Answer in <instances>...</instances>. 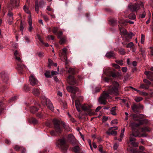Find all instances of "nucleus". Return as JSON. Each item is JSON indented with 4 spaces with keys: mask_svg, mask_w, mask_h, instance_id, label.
Listing matches in <instances>:
<instances>
[{
    "mask_svg": "<svg viewBox=\"0 0 153 153\" xmlns=\"http://www.w3.org/2000/svg\"><path fill=\"white\" fill-rule=\"evenodd\" d=\"M119 84L115 81H113L112 85L108 87V92L104 91L102 94L99 97V102L101 104L105 105L106 103V100L111 98L110 94L117 95L118 94V88Z\"/></svg>",
    "mask_w": 153,
    "mask_h": 153,
    "instance_id": "f257e3e1",
    "label": "nucleus"
},
{
    "mask_svg": "<svg viewBox=\"0 0 153 153\" xmlns=\"http://www.w3.org/2000/svg\"><path fill=\"white\" fill-rule=\"evenodd\" d=\"M53 123L54 125L55 131L58 133H61L62 129L60 127V125L62 124L64 128L67 131H69V127L65 124V123L59 120L56 119H54L53 120Z\"/></svg>",
    "mask_w": 153,
    "mask_h": 153,
    "instance_id": "f03ea898",
    "label": "nucleus"
},
{
    "mask_svg": "<svg viewBox=\"0 0 153 153\" xmlns=\"http://www.w3.org/2000/svg\"><path fill=\"white\" fill-rule=\"evenodd\" d=\"M75 104L76 108L78 112L80 111V108L81 107L84 111H86L88 113V114L89 115H91L93 114L91 109L90 106L88 105H85L81 106L78 100L76 101Z\"/></svg>",
    "mask_w": 153,
    "mask_h": 153,
    "instance_id": "7ed1b4c3",
    "label": "nucleus"
},
{
    "mask_svg": "<svg viewBox=\"0 0 153 153\" xmlns=\"http://www.w3.org/2000/svg\"><path fill=\"white\" fill-rule=\"evenodd\" d=\"M56 146L62 150L64 152L66 151L68 146L65 144V140L64 138L59 139L57 141Z\"/></svg>",
    "mask_w": 153,
    "mask_h": 153,
    "instance_id": "20e7f679",
    "label": "nucleus"
},
{
    "mask_svg": "<svg viewBox=\"0 0 153 153\" xmlns=\"http://www.w3.org/2000/svg\"><path fill=\"white\" fill-rule=\"evenodd\" d=\"M132 136L135 137H146V134L144 133L141 134L139 131L135 132L134 131H133L132 134L131 135L130 137L129 140L131 142L134 141L135 140V138H134L132 137Z\"/></svg>",
    "mask_w": 153,
    "mask_h": 153,
    "instance_id": "39448f33",
    "label": "nucleus"
},
{
    "mask_svg": "<svg viewBox=\"0 0 153 153\" xmlns=\"http://www.w3.org/2000/svg\"><path fill=\"white\" fill-rule=\"evenodd\" d=\"M42 102L43 104L44 105L45 104L48 107L51 111H53L54 107L49 99H47L45 97H44L43 98Z\"/></svg>",
    "mask_w": 153,
    "mask_h": 153,
    "instance_id": "423d86ee",
    "label": "nucleus"
},
{
    "mask_svg": "<svg viewBox=\"0 0 153 153\" xmlns=\"http://www.w3.org/2000/svg\"><path fill=\"white\" fill-rule=\"evenodd\" d=\"M29 80L30 84L34 86L38 84V81L34 75H32L29 77Z\"/></svg>",
    "mask_w": 153,
    "mask_h": 153,
    "instance_id": "0eeeda50",
    "label": "nucleus"
},
{
    "mask_svg": "<svg viewBox=\"0 0 153 153\" xmlns=\"http://www.w3.org/2000/svg\"><path fill=\"white\" fill-rule=\"evenodd\" d=\"M128 8L131 11H136L139 9V6L137 4H129L128 6Z\"/></svg>",
    "mask_w": 153,
    "mask_h": 153,
    "instance_id": "6e6552de",
    "label": "nucleus"
},
{
    "mask_svg": "<svg viewBox=\"0 0 153 153\" xmlns=\"http://www.w3.org/2000/svg\"><path fill=\"white\" fill-rule=\"evenodd\" d=\"M19 3L18 0H10L8 7L11 9L12 7L18 6L19 5Z\"/></svg>",
    "mask_w": 153,
    "mask_h": 153,
    "instance_id": "1a4fd4ad",
    "label": "nucleus"
},
{
    "mask_svg": "<svg viewBox=\"0 0 153 153\" xmlns=\"http://www.w3.org/2000/svg\"><path fill=\"white\" fill-rule=\"evenodd\" d=\"M133 111L135 113H138V110L141 108H143V106L141 105L134 104L131 107Z\"/></svg>",
    "mask_w": 153,
    "mask_h": 153,
    "instance_id": "9d476101",
    "label": "nucleus"
},
{
    "mask_svg": "<svg viewBox=\"0 0 153 153\" xmlns=\"http://www.w3.org/2000/svg\"><path fill=\"white\" fill-rule=\"evenodd\" d=\"M67 89L68 91L74 94L78 91V88L75 87L68 86Z\"/></svg>",
    "mask_w": 153,
    "mask_h": 153,
    "instance_id": "9b49d317",
    "label": "nucleus"
},
{
    "mask_svg": "<svg viewBox=\"0 0 153 153\" xmlns=\"http://www.w3.org/2000/svg\"><path fill=\"white\" fill-rule=\"evenodd\" d=\"M68 81L71 85H74L76 83V81L74 76H68Z\"/></svg>",
    "mask_w": 153,
    "mask_h": 153,
    "instance_id": "f8f14e48",
    "label": "nucleus"
},
{
    "mask_svg": "<svg viewBox=\"0 0 153 153\" xmlns=\"http://www.w3.org/2000/svg\"><path fill=\"white\" fill-rule=\"evenodd\" d=\"M114 127H110L109 129L106 132L107 134L109 135L111 134L113 136H115L117 134V132L116 131L112 130V129Z\"/></svg>",
    "mask_w": 153,
    "mask_h": 153,
    "instance_id": "ddd939ff",
    "label": "nucleus"
},
{
    "mask_svg": "<svg viewBox=\"0 0 153 153\" xmlns=\"http://www.w3.org/2000/svg\"><path fill=\"white\" fill-rule=\"evenodd\" d=\"M28 22L29 25V26L28 28V30L29 32H31L33 29V27L32 26V23L31 15H30L29 16H28Z\"/></svg>",
    "mask_w": 153,
    "mask_h": 153,
    "instance_id": "4468645a",
    "label": "nucleus"
},
{
    "mask_svg": "<svg viewBox=\"0 0 153 153\" xmlns=\"http://www.w3.org/2000/svg\"><path fill=\"white\" fill-rule=\"evenodd\" d=\"M67 49L65 48H64L62 49V52L61 53V55L60 54H59V56L61 58H62V56H64V60L66 62L67 58L66 57V53H67Z\"/></svg>",
    "mask_w": 153,
    "mask_h": 153,
    "instance_id": "2eb2a0df",
    "label": "nucleus"
},
{
    "mask_svg": "<svg viewBox=\"0 0 153 153\" xmlns=\"http://www.w3.org/2000/svg\"><path fill=\"white\" fill-rule=\"evenodd\" d=\"M115 54L113 51L107 52L105 54V56L108 58L111 57H115Z\"/></svg>",
    "mask_w": 153,
    "mask_h": 153,
    "instance_id": "dca6fc26",
    "label": "nucleus"
},
{
    "mask_svg": "<svg viewBox=\"0 0 153 153\" xmlns=\"http://www.w3.org/2000/svg\"><path fill=\"white\" fill-rule=\"evenodd\" d=\"M144 120H141L139 123H131V126L132 128H134L135 127H137L139 126L140 125L143 124V121Z\"/></svg>",
    "mask_w": 153,
    "mask_h": 153,
    "instance_id": "f3484780",
    "label": "nucleus"
},
{
    "mask_svg": "<svg viewBox=\"0 0 153 153\" xmlns=\"http://www.w3.org/2000/svg\"><path fill=\"white\" fill-rule=\"evenodd\" d=\"M14 54L15 56V59L16 60L18 61L19 62H22L21 58L19 56V54L17 51H15Z\"/></svg>",
    "mask_w": 153,
    "mask_h": 153,
    "instance_id": "a211bd4d",
    "label": "nucleus"
},
{
    "mask_svg": "<svg viewBox=\"0 0 153 153\" xmlns=\"http://www.w3.org/2000/svg\"><path fill=\"white\" fill-rule=\"evenodd\" d=\"M119 23L121 25H125V23H129L131 24H133L134 23V22L130 20H125L124 19L120 20L119 21Z\"/></svg>",
    "mask_w": 153,
    "mask_h": 153,
    "instance_id": "6ab92c4d",
    "label": "nucleus"
},
{
    "mask_svg": "<svg viewBox=\"0 0 153 153\" xmlns=\"http://www.w3.org/2000/svg\"><path fill=\"white\" fill-rule=\"evenodd\" d=\"M13 14L12 13H9L8 14V17L9 18V23L10 25L12 24L13 18Z\"/></svg>",
    "mask_w": 153,
    "mask_h": 153,
    "instance_id": "aec40b11",
    "label": "nucleus"
},
{
    "mask_svg": "<svg viewBox=\"0 0 153 153\" xmlns=\"http://www.w3.org/2000/svg\"><path fill=\"white\" fill-rule=\"evenodd\" d=\"M120 33L121 35L125 36L127 34V32L126 30L123 27L120 28Z\"/></svg>",
    "mask_w": 153,
    "mask_h": 153,
    "instance_id": "412c9836",
    "label": "nucleus"
},
{
    "mask_svg": "<svg viewBox=\"0 0 153 153\" xmlns=\"http://www.w3.org/2000/svg\"><path fill=\"white\" fill-rule=\"evenodd\" d=\"M144 74L147 76L148 78L151 80H152V79L150 77V75H152L153 76V73L151 71H146L144 72Z\"/></svg>",
    "mask_w": 153,
    "mask_h": 153,
    "instance_id": "4be33fe9",
    "label": "nucleus"
},
{
    "mask_svg": "<svg viewBox=\"0 0 153 153\" xmlns=\"http://www.w3.org/2000/svg\"><path fill=\"white\" fill-rule=\"evenodd\" d=\"M68 138L69 140L72 142V143H75L76 141V140L74 136L71 134L69 135L68 136Z\"/></svg>",
    "mask_w": 153,
    "mask_h": 153,
    "instance_id": "5701e85b",
    "label": "nucleus"
},
{
    "mask_svg": "<svg viewBox=\"0 0 153 153\" xmlns=\"http://www.w3.org/2000/svg\"><path fill=\"white\" fill-rule=\"evenodd\" d=\"M33 94L36 96H38L39 94V90L38 88H34L33 91Z\"/></svg>",
    "mask_w": 153,
    "mask_h": 153,
    "instance_id": "b1692460",
    "label": "nucleus"
},
{
    "mask_svg": "<svg viewBox=\"0 0 153 153\" xmlns=\"http://www.w3.org/2000/svg\"><path fill=\"white\" fill-rule=\"evenodd\" d=\"M132 117L134 120L138 121L139 120V119L140 117V115L133 114L132 115Z\"/></svg>",
    "mask_w": 153,
    "mask_h": 153,
    "instance_id": "393cba45",
    "label": "nucleus"
},
{
    "mask_svg": "<svg viewBox=\"0 0 153 153\" xmlns=\"http://www.w3.org/2000/svg\"><path fill=\"white\" fill-rule=\"evenodd\" d=\"M116 106L114 107H112L110 110V113L114 115H115L116 114Z\"/></svg>",
    "mask_w": 153,
    "mask_h": 153,
    "instance_id": "a878e982",
    "label": "nucleus"
},
{
    "mask_svg": "<svg viewBox=\"0 0 153 153\" xmlns=\"http://www.w3.org/2000/svg\"><path fill=\"white\" fill-rule=\"evenodd\" d=\"M143 81L144 82L146 83V86H148L149 87V86L151 85V82L149 80L146 79H144L143 80Z\"/></svg>",
    "mask_w": 153,
    "mask_h": 153,
    "instance_id": "bb28decb",
    "label": "nucleus"
},
{
    "mask_svg": "<svg viewBox=\"0 0 153 153\" xmlns=\"http://www.w3.org/2000/svg\"><path fill=\"white\" fill-rule=\"evenodd\" d=\"M17 68L19 70H21L23 69L24 68H26V67L25 65H22L19 64H17Z\"/></svg>",
    "mask_w": 153,
    "mask_h": 153,
    "instance_id": "cd10ccee",
    "label": "nucleus"
},
{
    "mask_svg": "<svg viewBox=\"0 0 153 153\" xmlns=\"http://www.w3.org/2000/svg\"><path fill=\"white\" fill-rule=\"evenodd\" d=\"M38 110L37 108L34 106L31 107L30 108V111L33 113L35 112L38 111Z\"/></svg>",
    "mask_w": 153,
    "mask_h": 153,
    "instance_id": "c85d7f7f",
    "label": "nucleus"
},
{
    "mask_svg": "<svg viewBox=\"0 0 153 153\" xmlns=\"http://www.w3.org/2000/svg\"><path fill=\"white\" fill-rule=\"evenodd\" d=\"M80 150L78 146H76L74 147L73 151L75 153H79Z\"/></svg>",
    "mask_w": 153,
    "mask_h": 153,
    "instance_id": "c756f323",
    "label": "nucleus"
},
{
    "mask_svg": "<svg viewBox=\"0 0 153 153\" xmlns=\"http://www.w3.org/2000/svg\"><path fill=\"white\" fill-rule=\"evenodd\" d=\"M128 18L131 19H134L136 18L135 15L133 13L130 14L128 16Z\"/></svg>",
    "mask_w": 153,
    "mask_h": 153,
    "instance_id": "7c9ffc66",
    "label": "nucleus"
},
{
    "mask_svg": "<svg viewBox=\"0 0 153 153\" xmlns=\"http://www.w3.org/2000/svg\"><path fill=\"white\" fill-rule=\"evenodd\" d=\"M141 132L144 133L146 131H149V130L147 127H144L141 128Z\"/></svg>",
    "mask_w": 153,
    "mask_h": 153,
    "instance_id": "2f4dec72",
    "label": "nucleus"
},
{
    "mask_svg": "<svg viewBox=\"0 0 153 153\" xmlns=\"http://www.w3.org/2000/svg\"><path fill=\"white\" fill-rule=\"evenodd\" d=\"M140 88H143L145 89H147L149 88L148 86H146V85H144L143 84H141Z\"/></svg>",
    "mask_w": 153,
    "mask_h": 153,
    "instance_id": "473e14b6",
    "label": "nucleus"
},
{
    "mask_svg": "<svg viewBox=\"0 0 153 153\" xmlns=\"http://www.w3.org/2000/svg\"><path fill=\"white\" fill-rule=\"evenodd\" d=\"M24 10L25 11L26 13H27L29 14V16L30 15H31L30 14V11L28 10V8H27L25 6H24L23 7Z\"/></svg>",
    "mask_w": 153,
    "mask_h": 153,
    "instance_id": "72a5a7b5",
    "label": "nucleus"
},
{
    "mask_svg": "<svg viewBox=\"0 0 153 153\" xmlns=\"http://www.w3.org/2000/svg\"><path fill=\"white\" fill-rule=\"evenodd\" d=\"M68 72L72 74H74L75 73V70L73 68H70L68 69Z\"/></svg>",
    "mask_w": 153,
    "mask_h": 153,
    "instance_id": "f704fd0d",
    "label": "nucleus"
},
{
    "mask_svg": "<svg viewBox=\"0 0 153 153\" xmlns=\"http://www.w3.org/2000/svg\"><path fill=\"white\" fill-rule=\"evenodd\" d=\"M145 36L143 34L141 35V42L142 44H143L144 42Z\"/></svg>",
    "mask_w": 153,
    "mask_h": 153,
    "instance_id": "c9c22d12",
    "label": "nucleus"
},
{
    "mask_svg": "<svg viewBox=\"0 0 153 153\" xmlns=\"http://www.w3.org/2000/svg\"><path fill=\"white\" fill-rule=\"evenodd\" d=\"M35 9L36 11L38 13L39 11V6L37 2H35Z\"/></svg>",
    "mask_w": 153,
    "mask_h": 153,
    "instance_id": "e433bc0d",
    "label": "nucleus"
},
{
    "mask_svg": "<svg viewBox=\"0 0 153 153\" xmlns=\"http://www.w3.org/2000/svg\"><path fill=\"white\" fill-rule=\"evenodd\" d=\"M2 78L3 79V81L4 82L6 83L8 79V78L7 76H2Z\"/></svg>",
    "mask_w": 153,
    "mask_h": 153,
    "instance_id": "4c0bfd02",
    "label": "nucleus"
},
{
    "mask_svg": "<svg viewBox=\"0 0 153 153\" xmlns=\"http://www.w3.org/2000/svg\"><path fill=\"white\" fill-rule=\"evenodd\" d=\"M45 75L47 78H49L52 77V76L50 75V72L49 71H46L45 74Z\"/></svg>",
    "mask_w": 153,
    "mask_h": 153,
    "instance_id": "58836bf2",
    "label": "nucleus"
},
{
    "mask_svg": "<svg viewBox=\"0 0 153 153\" xmlns=\"http://www.w3.org/2000/svg\"><path fill=\"white\" fill-rule=\"evenodd\" d=\"M143 98L141 97H137L135 98V101L136 102H139L142 100Z\"/></svg>",
    "mask_w": 153,
    "mask_h": 153,
    "instance_id": "ea45409f",
    "label": "nucleus"
},
{
    "mask_svg": "<svg viewBox=\"0 0 153 153\" xmlns=\"http://www.w3.org/2000/svg\"><path fill=\"white\" fill-rule=\"evenodd\" d=\"M66 41V39L65 38H61L60 39V43L62 44L64 43Z\"/></svg>",
    "mask_w": 153,
    "mask_h": 153,
    "instance_id": "a19ab883",
    "label": "nucleus"
},
{
    "mask_svg": "<svg viewBox=\"0 0 153 153\" xmlns=\"http://www.w3.org/2000/svg\"><path fill=\"white\" fill-rule=\"evenodd\" d=\"M119 52L122 55H124L125 54L124 50L122 48L119 50Z\"/></svg>",
    "mask_w": 153,
    "mask_h": 153,
    "instance_id": "79ce46f5",
    "label": "nucleus"
},
{
    "mask_svg": "<svg viewBox=\"0 0 153 153\" xmlns=\"http://www.w3.org/2000/svg\"><path fill=\"white\" fill-rule=\"evenodd\" d=\"M37 36L38 38V39H39V41L43 44H44V42L42 40L41 38V37L40 36V35L38 34H37Z\"/></svg>",
    "mask_w": 153,
    "mask_h": 153,
    "instance_id": "37998d69",
    "label": "nucleus"
},
{
    "mask_svg": "<svg viewBox=\"0 0 153 153\" xmlns=\"http://www.w3.org/2000/svg\"><path fill=\"white\" fill-rule=\"evenodd\" d=\"M99 150L101 153H105V152L103 151L102 147V146L100 145L99 146Z\"/></svg>",
    "mask_w": 153,
    "mask_h": 153,
    "instance_id": "c03bdc74",
    "label": "nucleus"
},
{
    "mask_svg": "<svg viewBox=\"0 0 153 153\" xmlns=\"http://www.w3.org/2000/svg\"><path fill=\"white\" fill-rule=\"evenodd\" d=\"M139 94L140 95H143L144 96H147L148 95L147 93L143 91H140L139 92Z\"/></svg>",
    "mask_w": 153,
    "mask_h": 153,
    "instance_id": "a18cd8bd",
    "label": "nucleus"
},
{
    "mask_svg": "<svg viewBox=\"0 0 153 153\" xmlns=\"http://www.w3.org/2000/svg\"><path fill=\"white\" fill-rule=\"evenodd\" d=\"M134 45V44L132 42H130L128 44L126 45V47L131 48Z\"/></svg>",
    "mask_w": 153,
    "mask_h": 153,
    "instance_id": "49530a36",
    "label": "nucleus"
},
{
    "mask_svg": "<svg viewBox=\"0 0 153 153\" xmlns=\"http://www.w3.org/2000/svg\"><path fill=\"white\" fill-rule=\"evenodd\" d=\"M48 66H51V65H52L53 62V61L50 59H49L48 60Z\"/></svg>",
    "mask_w": 153,
    "mask_h": 153,
    "instance_id": "de8ad7c7",
    "label": "nucleus"
},
{
    "mask_svg": "<svg viewBox=\"0 0 153 153\" xmlns=\"http://www.w3.org/2000/svg\"><path fill=\"white\" fill-rule=\"evenodd\" d=\"M116 62L117 63L121 65H123V62L122 60H116Z\"/></svg>",
    "mask_w": 153,
    "mask_h": 153,
    "instance_id": "09e8293b",
    "label": "nucleus"
},
{
    "mask_svg": "<svg viewBox=\"0 0 153 153\" xmlns=\"http://www.w3.org/2000/svg\"><path fill=\"white\" fill-rule=\"evenodd\" d=\"M58 28L57 27H54L53 30V32L54 34L56 33Z\"/></svg>",
    "mask_w": 153,
    "mask_h": 153,
    "instance_id": "8fccbe9b",
    "label": "nucleus"
},
{
    "mask_svg": "<svg viewBox=\"0 0 153 153\" xmlns=\"http://www.w3.org/2000/svg\"><path fill=\"white\" fill-rule=\"evenodd\" d=\"M112 66L117 69H120V67L117 64H112Z\"/></svg>",
    "mask_w": 153,
    "mask_h": 153,
    "instance_id": "3c124183",
    "label": "nucleus"
},
{
    "mask_svg": "<svg viewBox=\"0 0 153 153\" xmlns=\"http://www.w3.org/2000/svg\"><path fill=\"white\" fill-rule=\"evenodd\" d=\"M24 28L23 27L22 25V21H21V24L20 25V30L22 31V34H23V31Z\"/></svg>",
    "mask_w": 153,
    "mask_h": 153,
    "instance_id": "603ef678",
    "label": "nucleus"
},
{
    "mask_svg": "<svg viewBox=\"0 0 153 153\" xmlns=\"http://www.w3.org/2000/svg\"><path fill=\"white\" fill-rule=\"evenodd\" d=\"M118 146L119 145L118 144L115 143L113 146V148L114 150H116L117 149Z\"/></svg>",
    "mask_w": 153,
    "mask_h": 153,
    "instance_id": "864d4df0",
    "label": "nucleus"
},
{
    "mask_svg": "<svg viewBox=\"0 0 153 153\" xmlns=\"http://www.w3.org/2000/svg\"><path fill=\"white\" fill-rule=\"evenodd\" d=\"M117 121L116 119L114 120L111 122V124H117Z\"/></svg>",
    "mask_w": 153,
    "mask_h": 153,
    "instance_id": "5fc2aeb1",
    "label": "nucleus"
},
{
    "mask_svg": "<svg viewBox=\"0 0 153 153\" xmlns=\"http://www.w3.org/2000/svg\"><path fill=\"white\" fill-rule=\"evenodd\" d=\"M52 76L54 75H56L57 74H58V72H56V71H52L51 72Z\"/></svg>",
    "mask_w": 153,
    "mask_h": 153,
    "instance_id": "6e6d98bb",
    "label": "nucleus"
},
{
    "mask_svg": "<svg viewBox=\"0 0 153 153\" xmlns=\"http://www.w3.org/2000/svg\"><path fill=\"white\" fill-rule=\"evenodd\" d=\"M127 69V68L126 67H123L122 68V71L124 72H126V71Z\"/></svg>",
    "mask_w": 153,
    "mask_h": 153,
    "instance_id": "4d7b16f0",
    "label": "nucleus"
},
{
    "mask_svg": "<svg viewBox=\"0 0 153 153\" xmlns=\"http://www.w3.org/2000/svg\"><path fill=\"white\" fill-rule=\"evenodd\" d=\"M111 76L113 77H116L117 76V75L116 74L112 72H111Z\"/></svg>",
    "mask_w": 153,
    "mask_h": 153,
    "instance_id": "13d9d810",
    "label": "nucleus"
},
{
    "mask_svg": "<svg viewBox=\"0 0 153 153\" xmlns=\"http://www.w3.org/2000/svg\"><path fill=\"white\" fill-rule=\"evenodd\" d=\"M132 144L133 146L135 147H136L138 146V144L137 143L132 142Z\"/></svg>",
    "mask_w": 153,
    "mask_h": 153,
    "instance_id": "bf43d9fd",
    "label": "nucleus"
},
{
    "mask_svg": "<svg viewBox=\"0 0 153 153\" xmlns=\"http://www.w3.org/2000/svg\"><path fill=\"white\" fill-rule=\"evenodd\" d=\"M62 32L61 31H59L58 33V36L59 38L61 37V36L62 35Z\"/></svg>",
    "mask_w": 153,
    "mask_h": 153,
    "instance_id": "052dcab7",
    "label": "nucleus"
},
{
    "mask_svg": "<svg viewBox=\"0 0 153 153\" xmlns=\"http://www.w3.org/2000/svg\"><path fill=\"white\" fill-rule=\"evenodd\" d=\"M43 17L45 21H47L48 20V19L47 16L45 15H43Z\"/></svg>",
    "mask_w": 153,
    "mask_h": 153,
    "instance_id": "680f3d73",
    "label": "nucleus"
},
{
    "mask_svg": "<svg viewBox=\"0 0 153 153\" xmlns=\"http://www.w3.org/2000/svg\"><path fill=\"white\" fill-rule=\"evenodd\" d=\"M102 121L103 122L105 121H107L108 120V117L105 116L103 117L102 118Z\"/></svg>",
    "mask_w": 153,
    "mask_h": 153,
    "instance_id": "e2e57ef3",
    "label": "nucleus"
},
{
    "mask_svg": "<svg viewBox=\"0 0 153 153\" xmlns=\"http://www.w3.org/2000/svg\"><path fill=\"white\" fill-rule=\"evenodd\" d=\"M48 38L49 39H51L52 40H53L54 39V36H48Z\"/></svg>",
    "mask_w": 153,
    "mask_h": 153,
    "instance_id": "0e129e2a",
    "label": "nucleus"
},
{
    "mask_svg": "<svg viewBox=\"0 0 153 153\" xmlns=\"http://www.w3.org/2000/svg\"><path fill=\"white\" fill-rule=\"evenodd\" d=\"M16 97H12L10 100L9 102H12V101H13L14 100L16 99Z\"/></svg>",
    "mask_w": 153,
    "mask_h": 153,
    "instance_id": "69168bd1",
    "label": "nucleus"
},
{
    "mask_svg": "<svg viewBox=\"0 0 153 153\" xmlns=\"http://www.w3.org/2000/svg\"><path fill=\"white\" fill-rule=\"evenodd\" d=\"M101 106H98V107L95 110V111L96 112L98 111L101 108Z\"/></svg>",
    "mask_w": 153,
    "mask_h": 153,
    "instance_id": "338daca9",
    "label": "nucleus"
},
{
    "mask_svg": "<svg viewBox=\"0 0 153 153\" xmlns=\"http://www.w3.org/2000/svg\"><path fill=\"white\" fill-rule=\"evenodd\" d=\"M150 48L151 49V53L152 55L153 56V47H150Z\"/></svg>",
    "mask_w": 153,
    "mask_h": 153,
    "instance_id": "774afa93",
    "label": "nucleus"
}]
</instances>
